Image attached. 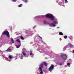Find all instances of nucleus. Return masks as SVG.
<instances>
[{"instance_id":"obj_1","label":"nucleus","mask_w":74,"mask_h":74,"mask_svg":"<svg viewBox=\"0 0 74 74\" xmlns=\"http://www.w3.org/2000/svg\"><path fill=\"white\" fill-rule=\"evenodd\" d=\"M45 16L47 18H49L52 21H53L55 19V16H53V15L47 14L45 15Z\"/></svg>"},{"instance_id":"obj_2","label":"nucleus","mask_w":74,"mask_h":74,"mask_svg":"<svg viewBox=\"0 0 74 74\" xmlns=\"http://www.w3.org/2000/svg\"><path fill=\"white\" fill-rule=\"evenodd\" d=\"M2 34L3 35H6L8 37H9L10 36V34H9V32L7 31H5L4 32H3Z\"/></svg>"},{"instance_id":"obj_3","label":"nucleus","mask_w":74,"mask_h":74,"mask_svg":"<svg viewBox=\"0 0 74 74\" xmlns=\"http://www.w3.org/2000/svg\"><path fill=\"white\" fill-rule=\"evenodd\" d=\"M61 58L62 59H64V60H66V59H67V55L65 54H62L61 55Z\"/></svg>"},{"instance_id":"obj_4","label":"nucleus","mask_w":74,"mask_h":74,"mask_svg":"<svg viewBox=\"0 0 74 74\" xmlns=\"http://www.w3.org/2000/svg\"><path fill=\"white\" fill-rule=\"evenodd\" d=\"M53 69H54V66L53 65H52L49 69L48 70L49 71H51L52 70H53Z\"/></svg>"},{"instance_id":"obj_5","label":"nucleus","mask_w":74,"mask_h":74,"mask_svg":"<svg viewBox=\"0 0 74 74\" xmlns=\"http://www.w3.org/2000/svg\"><path fill=\"white\" fill-rule=\"evenodd\" d=\"M6 51H7L8 52H11V49L9 47L7 50Z\"/></svg>"},{"instance_id":"obj_6","label":"nucleus","mask_w":74,"mask_h":74,"mask_svg":"<svg viewBox=\"0 0 74 74\" xmlns=\"http://www.w3.org/2000/svg\"><path fill=\"white\" fill-rule=\"evenodd\" d=\"M22 53H23V56H26V53L24 52H23V51H22Z\"/></svg>"},{"instance_id":"obj_7","label":"nucleus","mask_w":74,"mask_h":74,"mask_svg":"<svg viewBox=\"0 0 74 74\" xmlns=\"http://www.w3.org/2000/svg\"><path fill=\"white\" fill-rule=\"evenodd\" d=\"M40 67H41V68H43L44 67V64H41L40 65Z\"/></svg>"},{"instance_id":"obj_8","label":"nucleus","mask_w":74,"mask_h":74,"mask_svg":"<svg viewBox=\"0 0 74 74\" xmlns=\"http://www.w3.org/2000/svg\"><path fill=\"white\" fill-rule=\"evenodd\" d=\"M43 63L45 65V66H47L48 65V64L47 63L45 62H43Z\"/></svg>"},{"instance_id":"obj_9","label":"nucleus","mask_w":74,"mask_h":74,"mask_svg":"<svg viewBox=\"0 0 74 74\" xmlns=\"http://www.w3.org/2000/svg\"><path fill=\"white\" fill-rule=\"evenodd\" d=\"M11 41L12 44H14V39H13V38H11Z\"/></svg>"},{"instance_id":"obj_10","label":"nucleus","mask_w":74,"mask_h":74,"mask_svg":"<svg viewBox=\"0 0 74 74\" xmlns=\"http://www.w3.org/2000/svg\"><path fill=\"white\" fill-rule=\"evenodd\" d=\"M69 45L70 47H71V48H73L74 47V46L72 44H70Z\"/></svg>"},{"instance_id":"obj_11","label":"nucleus","mask_w":74,"mask_h":74,"mask_svg":"<svg viewBox=\"0 0 74 74\" xmlns=\"http://www.w3.org/2000/svg\"><path fill=\"white\" fill-rule=\"evenodd\" d=\"M21 40H23L25 39V38H24L23 37H22V36H21Z\"/></svg>"},{"instance_id":"obj_12","label":"nucleus","mask_w":74,"mask_h":74,"mask_svg":"<svg viewBox=\"0 0 74 74\" xmlns=\"http://www.w3.org/2000/svg\"><path fill=\"white\" fill-rule=\"evenodd\" d=\"M9 58L11 59L12 58V56L11 55H10L9 56Z\"/></svg>"},{"instance_id":"obj_13","label":"nucleus","mask_w":74,"mask_h":74,"mask_svg":"<svg viewBox=\"0 0 74 74\" xmlns=\"http://www.w3.org/2000/svg\"><path fill=\"white\" fill-rule=\"evenodd\" d=\"M59 34L61 36H62V35H63V33H62V32H60L59 33Z\"/></svg>"},{"instance_id":"obj_14","label":"nucleus","mask_w":74,"mask_h":74,"mask_svg":"<svg viewBox=\"0 0 74 74\" xmlns=\"http://www.w3.org/2000/svg\"><path fill=\"white\" fill-rule=\"evenodd\" d=\"M16 41L18 42H19V43H21V41L19 40V39H18L16 40Z\"/></svg>"},{"instance_id":"obj_15","label":"nucleus","mask_w":74,"mask_h":74,"mask_svg":"<svg viewBox=\"0 0 74 74\" xmlns=\"http://www.w3.org/2000/svg\"><path fill=\"white\" fill-rule=\"evenodd\" d=\"M43 22L44 24H46V23H47V21H46L45 20L43 21Z\"/></svg>"},{"instance_id":"obj_16","label":"nucleus","mask_w":74,"mask_h":74,"mask_svg":"<svg viewBox=\"0 0 74 74\" xmlns=\"http://www.w3.org/2000/svg\"><path fill=\"white\" fill-rule=\"evenodd\" d=\"M42 68H41V67H40L39 68V71H42Z\"/></svg>"},{"instance_id":"obj_17","label":"nucleus","mask_w":74,"mask_h":74,"mask_svg":"<svg viewBox=\"0 0 74 74\" xmlns=\"http://www.w3.org/2000/svg\"><path fill=\"white\" fill-rule=\"evenodd\" d=\"M22 5H23L22 4H21L18 5V7H22Z\"/></svg>"},{"instance_id":"obj_18","label":"nucleus","mask_w":74,"mask_h":74,"mask_svg":"<svg viewBox=\"0 0 74 74\" xmlns=\"http://www.w3.org/2000/svg\"><path fill=\"white\" fill-rule=\"evenodd\" d=\"M21 47V45H19V46L18 45H17L16 46V47L17 48H19Z\"/></svg>"},{"instance_id":"obj_19","label":"nucleus","mask_w":74,"mask_h":74,"mask_svg":"<svg viewBox=\"0 0 74 74\" xmlns=\"http://www.w3.org/2000/svg\"><path fill=\"white\" fill-rule=\"evenodd\" d=\"M64 38L65 39H66V38H67V36H64Z\"/></svg>"},{"instance_id":"obj_20","label":"nucleus","mask_w":74,"mask_h":74,"mask_svg":"<svg viewBox=\"0 0 74 74\" xmlns=\"http://www.w3.org/2000/svg\"><path fill=\"white\" fill-rule=\"evenodd\" d=\"M53 23H52L50 24V25L51 26H53Z\"/></svg>"},{"instance_id":"obj_21","label":"nucleus","mask_w":74,"mask_h":74,"mask_svg":"<svg viewBox=\"0 0 74 74\" xmlns=\"http://www.w3.org/2000/svg\"><path fill=\"white\" fill-rule=\"evenodd\" d=\"M65 3H68V1L67 0H65Z\"/></svg>"},{"instance_id":"obj_22","label":"nucleus","mask_w":74,"mask_h":74,"mask_svg":"<svg viewBox=\"0 0 74 74\" xmlns=\"http://www.w3.org/2000/svg\"><path fill=\"white\" fill-rule=\"evenodd\" d=\"M67 64L68 65V66H70V64L69 63H67Z\"/></svg>"},{"instance_id":"obj_23","label":"nucleus","mask_w":74,"mask_h":74,"mask_svg":"<svg viewBox=\"0 0 74 74\" xmlns=\"http://www.w3.org/2000/svg\"><path fill=\"white\" fill-rule=\"evenodd\" d=\"M40 74H43V72H42V71H40Z\"/></svg>"},{"instance_id":"obj_24","label":"nucleus","mask_w":74,"mask_h":74,"mask_svg":"<svg viewBox=\"0 0 74 74\" xmlns=\"http://www.w3.org/2000/svg\"><path fill=\"white\" fill-rule=\"evenodd\" d=\"M0 53H2V54L3 53V52H2V51H1V50L0 51Z\"/></svg>"},{"instance_id":"obj_25","label":"nucleus","mask_w":74,"mask_h":74,"mask_svg":"<svg viewBox=\"0 0 74 74\" xmlns=\"http://www.w3.org/2000/svg\"><path fill=\"white\" fill-rule=\"evenodd\" d=\"M32 52H31L30 53V55H32Z\"/></svg>"},{"instance_id":"obj_26","label":"nucleus","mask_w":74,"mask_h":74,"mask_svg":"<svg viewBox=\"0 0 74 74\" xmlns=\"http://www.w3.org/2000/svg\"><path fill=\"white\" fill-rule=\"evenodd\" d=\"M53 24H55V23H56V22H55V21H54V22H53Z\"/></svg>"},{"instance_id":"obj_27","label":"nucleus","mask_w":74,"mask_h":74,"mask_svg":"<svg viewBox=\"0 0 74 74\" xmlns=\"http://www.w3.org/2000/svg\"><path fill=\"white\" fill-rule=\"evenodd\" d=\"M23 57H21V59H23Z\"/></svg>"},{"instance_id":"obj_28","label":"nucleus","mask_w":74,"mask_h":74,"mask_svg":"<svg viewBox=\"0 0 74 74\" xmlns=\"http://www.w3.org/2000/svg\"><path fill=\"white\" fill-rule=\"evenodd\" d=\"M13 1L15 2L16 1H15V0H12Z\"/></svg>"},{"instance_id":"obj_29","label":"nucleus","mask_w":74,"mask_h":74,"mask_svg":"<svg viewBox=\"0 0 74 74\" xmlns=\"http://www.w3.org/2000/svg\"><path fill=\"white\" fill-rule=\"evenodd\" d=\"M25 3H26V2H27V0H25Z\"/></svg>"},{"instance_id":"obj_30","label":"nucleus","mask_w":74,"mask_h":74,"mask_svg":"<svg viewBox=\"0 0 74 74\" xmlns=\"http://www.w3.org/2000/svg\"><path fill=\"white\" fill-rule=\"evenodd\" d=\"M54 27H55V26H56V25H54V24H53V26Z\"/></svg>"},{"instance_id":"obj_31","label":"nucleus","mask_w":74,"mask_h":74,"mask_svg":"<svg viewBox=\"0 0 74 74\" xmlns=\"http://www.w3.org/2000/svg\"><path fill=\"white\" fill-rule=\"evenodd\" d=\"M39 37L40 38H41V39H42V38L41 37H40V36H39Z\"/></svg>"},{"instance_id":"obj_32","label":"nucleus","mask_w":74,"mask_h":74,"mask_svg":"<svg viewBox=\"0 0 74 74\" xmlns=\"http://www.w3.org/2000/svg\"><path fill=\"white\" fill-rule=\"evenodd\" d=\"M73 53H74V50H73Z\"/></svg>"},{"instance_id":"obj_33","label":"nucleus","mask_w":74,"mask_h":74,"mask_svg":"<svg viewBox=\"0 0 74 74\" xmlns=\"http://www.w3.org/2000/svg\"><path fill=\"white\" fill-rule=\"evenodd\" d=\"M60 66H62V64H60Z\"/></svg>"},{"instance_id":"obj_34","label":"nucleus","mask_w":74,"mask_h":74,"mask_svg":"<svg viewBox=\"0 0 74 74\" xmlns=\"http://www.w3.org/2000/svg\"><path fill=\"white\" fill-rule=\"evenodd\" d=\"M23 50H25V48H24V49H23Z\"/></svg>"},{"instance_id":"obj_35","label":"nucleus","mask_w":74,"mask_h":74,"mask_svg":"<svg viewBox=\"0 0 74 74\" xmlns=\"http://www.w3.org/2000/svg\"><path fill=\"white\" fill-rule=\"evenodd\" d=\"M65 49V48H63V49Z\"/></svg>"},{"instance_id":"obj_36","label":"nucleus","mask_w":74,"mask_h":74,"mask_svg":"<svg viewBox=\"0 0 74 74\" xmlns=\"http://www.w3.org/2000/svg\"><path fill=\"white\" fill-rule=\"evenodd\" d=\"M22 1H24V0H22Z\"/></svg>"}]
</instances>
